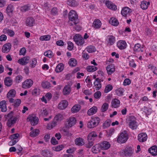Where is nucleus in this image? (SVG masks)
Masks as SVG:
<instances>
[{
	"instance_id": "nucleus-1",
	"label": "nucleus",
	"mask_w": 157,
	"mask_h": 157,
	"mask_svg": "<svg viewBox=\"0 0 157 157\" xmlns=\"http://www.w3.org/2000/svg\"><path fill=\"white\" fill-rule=\"evenodd\" d=\"M126 122L129 127L132 130L136 129L138 127L136 118L133 116H130L126 119Z\"/></svg>"
},
{
	"instance_id": "nucleus-2",
	"label": "nucleus",
	"mask_w": 157,
	"mask_h": 157,
	"mask_svg": "<svg viewBox=\"0 0 157 157\" xmlns=\"http://www.w3.org/2000/svg\"><path fill=\"white\" fill-rule=\"evenodd\" d=\"M100 121V119L98 117H92L87 123V127L89 128H93L98 126Z\"/></svg>"
},
{
	"instance_id": "nucleus-3",
	"label": "nucleus",
	"mask_w": 157,
	"mask_h": 157,
	"mask_svg": "<svg viewBox=\"0 0 157 157\" xmlns=\"http://www.w3.org/2000/svg\"><path fill=\"white\" fill-rule=\"evenodd\" d=\"M69 21H71L75 25L79 23V20L78 16L76 12L74 10H71L68 14Z\"/></svg>"
},
{
	"instance_id": "nucleus-4",
	"label": "nucleus",
	"mask_w": 157,
	"mask_h": 157,
	"mask_svg": "<svg viewBox=\"0 0 157 157\" xmlns=\"http://www.w3.org/2000/svg\"><path fill=\"white\" fill-rule=\"evenodd\" d=\"M128 135L125 131L122 132L119 135L117 141L120 143L125 142L128 140Z\"/></svg>"
},
{
	"instance_id": "nucleus-5",
	"label": "nucleus",
	"mask_w": 157,
	"mask_h": 157,
	"mask_svg": "<svg viewBox=\"0 0 157 157\" xmlns=\"http://www.w3.org/2000/svg\"><path fill=\"white\" fill-rule=\"evenodd\" d=\"M73 39L76 44L78 45H82L84 43V39L79 34L75 35Z\"/></svg>"
},
{
	"instance_id": "nucleus-6",
	"label": "nucleus",
	"mask_w": 157,
	"mask_h": 157,
	"mask_svg": "<svg viewBox=\"0 0 157 157\" xmlns=\"http://www.w3.org/2000/svg\"><path fill=\"white\" fill-rule=\"evenodd\" d=\"M76 122V118L75 117H71L67 119L66 124L67 127H71L75 125Z\"/></svg>"
},
{
	"instance_id": "nucleus-7",
	"label": "nucleus",
	"mask_w": 157,
	"mask_h": 157,
	"mask_svg": "<svg viewBox=\"0 0 157 157\" xmlns=\"http://www.w3.org/2000/svg\"><path fill=\"white\" fill-rule=\"evenodd\" d=\"M16 95V91L14 89H11L9 91L6 95L7 98L8 99L9 102L10 103H13Z\"/></svg>"
},
{
	"instance_id": "nucleus-8",
	"label": "nucleus",
	"mask_w": 157,
	"mask_h": 157,
	"mask_svg": "<svg viewBox=\"0 0 157 157\" xmlns=\"http://www.w3.org/2000/svg\"><path fill=\"white\" fill-rule=\"evenodd\" d=\"M134 150L132 148L130 147H127L124 150V155L125 156H131L133 154Z\"/></svg>"
},
{
	"instance_id": "nucleus-9",
	"label": "nucleus",
	"mask_w": 157,
	"mask_h": 157,
	"mask_svg": "<svg viewBox=\"0 0 157 157\" xmlns=\"http://www.w3.org/2000/svg\"><path fill=\"white\" fill-rule=\"evenodd\" d=\"M27 120L30 121L32 125H36L38 122L39 119L36 116H29L28 117Z\"/></svg>"
},
{
	"instance_id": "nucleus-10",
	"label": "nucleus",
	"mask_w": 157,
	"mask_h": 157,
	"mask_svg": "<svg viewBox=\"0 0 157 157\" xmlns=\"http://www.w3.org/2000/svg\"><path fill=\"white\" fill-rule=\"evenodd\" d=\"M33 82L31 79H27L22 83V87L24 89L29 88L33 85Z\"/></svg>"
},
{
	"instance_id": "nucleus-11",
	"label": "nucleus",
	"mask_w": 157,
	"mask_h": 157,
	"mask_svg": "<svg viewBox=\"0 0 157 157\" xmlns=\"http://www.w3.org/2000/svg\"><path fill=\"white\" fill-rule=\"evenodd\" d=\"M103 79H100L98 78L96 79L94 82V86L93 89L96 90H99L101 87V85L100 82L101 81H103Z\"/></svg>"
},
{
	"instance_id": "nucleus-12",
	"label": "nucleus",
	"mask_w": 157,
	"mask_h": 157,
	"mask_svg": "<svg viewBox=\"0 0 157 157\" xmlns=\"http://www.w3.org/2000/svg\"><path fill=\"white\" fill-rule=\"evenodd\" d=\"M30 57L29 56H26L24 57L19 59L18 60L17 62L22 65H25L29 63Z\"/></svg>"
},
{
	"instance_id": "nucleus-13",
	"label": "nucleus",
	"mask_w": 157,
	"mask_h": 157,
	"mask_svg": "<svg viewBox=\"0 0 157 157\" xmlns=\"http://www.w3.org/2000/svg\"><path fill=\"white\" fill-rule=\"evenodd\" d=\"M19 115H18L9 119L7 123V126L9 127H11L12 124L16 123L17 120L19 118Z\"/></svg>"
},
{
	"instance_id": "nucleus-14",
	"label": "nucleus",
	"mask_w": 157,
	"mask_h": 157,
	"mask_svg": "<svg viewBox=\"0 0 157 157\" xmlns=\"http://www.w3.org/2000/svg\"><path fill=\"white\" fill-rule=\"evenodd\" d=\"M106 70L108 75H111L115 71V67L113 64H110L106 67Z\"/></svg>"
},
{
	"instance_id": "nucleus-15",
	"label": "nucleus",
	"mask_w": 157,
	"mask_h": 157,
	"mask_svg": "<svg viewBox=\"0 0 157 157\" xmlns=\"http://www.w3.org/2000/svg\"><path fill=\"white\" fill-rule=\"evenodd\" d=\"M68 105V102L66 100L62 101L58 105V109L60 110L65 109Z\"/></svg>"
},
{
	"instance_id": "nucleus-16",
	"label": "nucleus",
	"mask_w": 157,
	"mask_h": 157,
	"mask_svg": "<svg viewBox=\"0 0 157 157\" xmlns=\"http://www.w3.org/2000/svg\"><path fill=\"white\" fill-rule=\"evenodd\" d=\"M147 135L145 133H141L138 136V140L140 142H143L145 141L147 139Z\"/></svg>"
},
{
	"instance_id": "nucleus-17",
	"label": "nucleus",
	"mask_w": 157,
	"mask_h": 157,
	"mask_svg": "<svg viewBox=\"0 0 157 157\" xmlns=\"http://www.w3.org/2000/svg\"><path fill=\"white\" fill-rule=\"evenodd\" d=\"M11 46V44L10 43H7L4 44L2 48V52L5 53L8 52L10 50Z\"/></svg>"
},
{
	"instance_id": "nucleus-18",
	"label": "nucleus",
	"mask_w": 157,
	"mask_h": 157,
	"mask_svg": "<svg viewBox=\"0 0 157 157\" xmlns=\"http://www.w3.org/2000/svg\"><path fill=\"white\" fill-rule=\"evenodd\" d=\"M117 47L120 49H124L127 47V44L124 40H120L117 43Z\"/></svg>"
},
{
	"instance_id": "nucleus-19",
	"label": "nucleus",
	"mask_w": 157,
	"mask_h": 157,
	"mask_svg": "<svg viewBox=\"0 0 157 157\" xmlns=\"http://www.w3.org/2000/svg\"><path fill=\"white\" fill-rule=\"evenodd\" d=\"M25 24L26 25L29 27L33 26L35 24V20L33 18L28 17L26 19Z\"/></svg>"
},
{
	"instance_id": "nucleus-20",
	"label": "nucleus",
	"mask_w": 157,
	"mask_h": 157,
	"mask_svg": "<svg viewBox=\"0 0 157 157\" xmlns=\"http://www.w3.org/2000/svg\"><path fill=\"white\" fill-rule=\"evenodd\" d=\"M148 151L153 156H155L157 155V147L156 146H154L151 147L148 149Z\"/></svg>"
},
{
	"instance_id": "nucleus-21",
	"label": "nucleus",
	"mask_w": 157,
	"mask_h": 157,
	"mask_svg": "<svg viewBox=\"0 0 157 157\" xmlns=\"http://www.w3.org/2000/svg\"><path fill=\"white\" fill-rule=\"evenodd\" d=\"M131 10L128 7L124 8L121 10V14L124 17H126L131 12Z\"/></svg>"
},
{
	"instance_id": "nucleus-22",
	"label": "nucleus",
	"mask_w": 157,
	"mask_h": 157,
	"mask_svg": "<svg viewBox=\"0 0 157 157\" xmlns=\"http://www.w3.org/2000/svg\"><path fill=\"white\" fill-rule=\"evenodd\" d=\"M100 144H96L93 146L92 148V152L94 154H98L101 150Z\"/></svg>"
},
{
	"instance_id": "nucleus-23",
	"label": "nucleus",
	"mask_w": 157,
	"mask_h": 157,
	"mask_svg": "<svg viewBox=\"0 0 157 157\" xmlns=\"http://www.w3.org/2000/svg\"><path fill=\"white\" fill-rule=\"evenodd\" d=\"M100 145L101 149L105 150L108 149L110 146L109 143L107 141L102 142Z\"/></svg>"
},
{
	"instance_id": "nucleus-24",
	"label": "nucleus",
	"mask_w": 157,
	"mask_h": 157,
	"mask_svg": "<svg viewBox=\"0 0 157 157\" xmlns=\"http://www.w3.org/2000/svg\"><path fill=\"white\" fill-rule=\"evenodd\" d=\"M101 23L100 21L98 19H95L94 21L92 26L94 29H98L100 28Z\"/></svg>"
},
{
	"instance_id": "nucleus-25",
	"label": "nucleus",
	"mask_w": 157,
	"mask_h": 157,
	"mask_svg": "<svg viewBox=\"0 0 157 157\" xmlns=\"http://www.w3.org/2000/svg\"><path fill=\"white\" fill-rule=\"evenodd\" d=\"M143 47H141L140 44H137L134 46L133 50L136 52H143Z\"/></svg>"
},
{
	"instance_id": "nucleus-26",
	"label": "nucleus",
	"mask_w": 157,
	"mask_h": 157,
	"mask_svg": "<svg viewBox=\"0 0 157 157\" xmlns=\"http://www.w3.org/2000/svg\"><path fill=\"white\" fill-rule=\"evenodd\" d=\"M105 4L107 7L110 9L114 10L117 9L116 5L110 1H107L105 2Z\"/></svg>"
},
{
	"instance_id": "nucleus-27",
	"label": "nucleus",
	"mask_w": 157,
	"mask_h": 157,
	"mask_svg": "<svg viewBox=\"0 0 157 157\" xmlns=\"http://www.w3.org/2000/svg\"><path fill=\"white\" fill-rule=\"evenodd\" d=\"M97 107L94 106L88 110L87 113L88 115L89 116L92 115L95 113L97 112Z\"/></svg>"
},
{
	"instance_id": "nucleus-28",
	"label": "nucleus",
	"mask_w": 157,
	"mask_h": 157,
	"mask_svg": "<svg viewBox=\"0 0 157 157\" xmlns=\"http://www.w3.org/2000/svg\"><path fill=\"white\" fill-rule=\"evenodd\" d=\"M75 144L79 146H82L85 144L84 140L80 137L76 138L75 140Z\"/></svg>"
},
{
	"instance_id": "nucleus-29",
	"label": "nucleus",
	"mask_w": 157,
	"mask_h": 157,
	"mask_svg": "<svg viewBox=\"0 0 157 157\" xmlns=\"http://www.w3.org/2000/svg\"><path fill=\"white\" fill-rule=\"evenodd\" d=\"M5 85L7 86H10L13 83V80L10 77H6L4 79Z\"/></svg>"
},
{
	"instance_id": "nucleus-30",
	"label": "nucleus",
	"mask_w": 157,
	"mask_h": 157,
	"mask_svg": "<svg viewBox=\"0 0 157 157\" xmlns=\"http://www.w3.org/2000/svg\"><path fill=\"white\" fill-rule=\"evenodd\" d=\"M41 154L43 156L46 157H51L52 155V154L48 150L45 149L42 150Z\"/></svg>"
},
{
	"instance_id": "nucleus-31",
	"label": "nucleus",
	"mask_w": 157,
	"mask_h": 157,
	"mask_svg": "<svg viewBox=\"0 0 157 157\" xmlns=\"http://www.w3.org/2000/svg\"><path fill=\"white\" fill-rule=\"evenodd\" d=\"M109 23L111 25L115 26H117L119 24V22L118 20L115 17H111L109 20Z\"/></svg>"
},
{
	"instance_id": "nucleus-32",
	"label": "nucleus",
	"mask_w": 157,
	"mask_h": 157,
	"mask_svg": "<svg viewBox=\"0 0 157 157\" xmlns=\"http://www.w3.org/2000/svg\"><path fill=\"white\" fill-rule=\"evenodd\" d=\"M147 67L150 69L155 75H157V67L152 64H149Z\"/></svg>"
},
{
	"instance_id": "nucleus-33",
	"label": "nucleus",
	"mask_w": 157,
	"mask_h": 157,
	"mask_svg": "<svg viewBox=\"0 0 157 157\" xmlns=\"http://www.w3.org/2000/svg\"><path fill=\"white\" fill-rule=\"evenodd\" d=\"M120 102L119 100L115 98L112 101V106L114 108H117L120 106Z\"/></svg>"
},
{
	"instance_id": "nucleus-34",
	"label": "nucleus",
	"mask_w": 157,
	"mask_h": 157,
	"mask_svg": "<svg viewBox=\"0 0 157 157\" xmlns=\"http://www.w3.org/2000/svg\"><path fill=\"white\" fill-rule=\"evenodd\" d=\"M81 109V105L79 104H76L71 108V111L72 113H75L78 112Z\"/></svg>"
},
{
	"instance_id": "nucleus-35",
	"label": "nucleus",
	"mask_w": 157,
	"mask_h": 157,
	"mask_svg": "<svg viewBox=\"0 0 157 157\" xmlns=\"http://www.w3.org/2000/svg\"><path fill=\"white\" fill-rule=\"evenodd\" d=\"M71 91V89L69 85L66 86L63 88V93L64 95H68Z\"/></svg>"
},
{
	"instance_id": "nucleus-36",
	"label": "nucleus",
	"mask_w": 157,
	"mask_h": 157,
	"mask_svg": "<svg viewBox=\"0 0 157 157\" xmlns=\"http://www.w3.org/2000/svg\"><path fill=\"white\" fill-rule=\"evenodd\" d=\"M0 108L2 112H5L7 110L6 102L5 100L2 101L0 102Z\"/></svg>"
},
{
	"instance_id": "nucleus-37",
	"label": "nucleus",
	"mask_w": 157,
	"mask_h": 157,
	"mask_svg": "<svg viewBox=\"0 0 157 157\" xmlns=\"http://www.w3.org/2000/svg\"><path fill=\"white\" fill-rule=\"evenodd\" d=\"M97 136L96 132L94 131H92L89 134L88 136V140H94Z\"/></svg>"
},
{
	"instance_id": "nucleus-38",
	"label": "nucleus",
	"mask_w": 157,
	"mask_h": 157,
	"mask_svg": "<svg viewBox=\"0 0 157 157\" xmlns=\"http://www.w3.org/2000/svg\"><path fill=\"white\" fill-rule=\"evenodd\" d=\"M3 32L5 34H7L10 36H13L14 35L13 31L8 28H5L3 29Z\"/></svg>"
},
{
	"instance_id": "nucleus-39",
	"label": "nucleus",
	"mask_w": 157,
	"mask_h": 157,
	"mask_svg": "<svg viewBox=\"0 0 157 157\" xmlns=\"http://www.w3.org/2000/svg\"><path fill=\"white\" fill-rule=\"evenodd\" d=\"M64 115L63 114L59 113L55 117V120L58 121H60L64 118Z\"/></svg>"
},
{
	"instance_id": "nucleus-40",
	"label": "nucleus",
	"mask_w": 157,
	"mask_h": 157,
	"mask_svg": "<svg viewBox=\"0 0 157 157\" xmlns=\"http://www.w3.org/2000/svg\"><path fill=\"white\" fill-rule=\"evenodd\" d=\"M39 114L43 117L46 116L48 114V112L46 108H43L39 112Z\"/></svg>"
},
{
	"instance_id": "nucleus-41",
	"label": "nucleus",
	"mask_w": 157,
	"mask_h": 157,
	"mask_svg": "<svg viewBox=\"0 0 157 157\" xmlns=\"http://www.w3.org/2000/svg\"><path fill=\"white\" fill-rule=\"evenodd\" d=\"M108 43L110 45H112L115 42V38L112 35L108 36Z\"/></svg>"
},
{
	"instance_id": "nucleus-42",
	"label": "nucleus",
	"mask_w": 157,
	"mask_h": 157,
	"mask_svg": "<svg viewBox=\"0 0 157 157\" xmlns=\"http://www.w3.org/2000/svg\"><path fill=\"white\" fill-rule=\"evenodd\" d=\"M63 65L62 63H60L56 66V71L57 73L60 72L63 70Z\"/></svg>"
},
{
	"instance_id": "nucleus-43",
	"label": "nucleus",
	"mask_w": 157,
	"mask_h": 157,
	"mask_svg": "<svg viewBox=\"0 0 157 157\" xmlns=\"http://www.w3.org/2000/svg\"><path fill=\"white\" fill-rule=\"evenodd\" d=\"M68 64L71 66L75 67L77 64V61L75 59L71 58L70 59L68 62Z\"/></svg>"
},
{
	"instance_id": "nucleus-44",
	"label": "nucleus",
	"mask_w": 157,
	"mask_h": 157,
	"mask_svg": "<svg viewBox=\"0 0 157 157\" xmlns=\"http://www.w3.org/2000/svg\"><path fill=\"white\" fill-rule=\"evenodd\" d=\"M97 67L94 66H89L87 67L86 69L89 72H94L97 70Z\"/></svg>"
},
{
	"instance_id": "nucleus-45",
	"label": "nucleus",
	"mask_w": 157,
	"mask_h": 157,
	"mask_svg": "<svg viewBox=\"0 0 157 157\" xmlns=\"http://www.w3.org/2000/svg\"><path fill=\"white\" fill-rule=\"evenodd\" d=\"M39 130L38 129H36L30 132V135L32 137L36 136L39 134Z\"/></svg>"
},
{
	"instance_id": "nucleus-46",
	"label": "nucleus",
	"mask_w": 157,
	"mask_h": 157,
	"mask_svg": "<svg viewBox=\"0 0 157 157\" xmlns=\"http://www.w3.org/2000/svg\"><path fill=\"white\" fill-rule=\"evenodd\" d=\"M67 4L69 6L73 7L77 6L78 4L77 2L74 0L67 1Z\"/></svg>"
},
{
	"instance_id": "nucleus-47",
	"label": "nucleus",
	"mask_w": 157,
	"mask_h": 157,
	"mask_svg": "<svg viewBox=\"0 0 157 157\" xmlns=\"http://www.w3.org/2000/svg\"><path fill=\"white\" fill-rule=\"evenodd\" d=\"M37 63V60L35 58H33L31 60L30 62V67L31 68L34 67L36 65Z\"/></svg>"
},
{
	"instance_id": "nucleus-48",
	"label": "nucleus",
	"mask_w": 157,
	"mask_h": 157,
	"mask_svg": "<svg viewBox=\"0 0 157 157\" xmlns=\"http://www.w3.org/2000/svg\"><path fill=\"white\" fill-rule=\"evenodd\" d=\"M87 51L89 53H92L96 51V49L95 47L93 46H88L86 48Z\"/></svg>"
},
{
	"instance_id": "nucleus-49",
	"label": "nucleus",
	"mask_w": 157,
	"mask_h": 157,
	"mask_svg": "<svg viewBox=\"0 0 157 157\" xmlns=\"http://www.w3.org/2000/svg\"><path fill=\"white\" fill-rule=\"evenodd\" d=\"M124 92V89L121 88H118L116 90L117 95L118 96H122Z\"/></svg>"
},
{
	"instance_id": "nucleus-50",
	"label": "nucleus",
	"mask_w": 157,
	"mask_h": 157,
	"mask_svg": "<svg viewBox=\"0 0 157 157\" xmlns=\"http://www.w3.org/2000/svg\"><path fill=\"white\" fill-rule=\"evenodd\" d=\"M41 85L44 88L49 89L51 87L50 84L48 81L43 82Z\"/></svg>"
},
{
	"instance_id": "nucleus-51",
	"label": "nucleus",
	"mask_w": 157,
	"mask_h": 157,
	"mask_svg": "<svg viewBox=\"0 0 157 157\" xmlns=\"http://www.w3.org/2000/svg\"><path fill=\"white\" fill-rule=\"evenodd\" d=\"M51 38V36L49 35H46L41 36L40 37V40H41L47 41L50 40Z\"/></svg>"
},
{
	"instance_id": "nucleus-52",
	"label": "nucleus",
	"mask_w": 157,
	"mask_h": 157,
	"mask_svg": "<svg viewBox=\"0 0 157 157\" xmlns=\"http://www.w3.org/2000/svg\"><path fill=\"white\" fill-rule=\"evenodd\" d=\"M127 59H128L129 61V66L135 68L136 67V65L135 63L134 60L133 59H129V58L128 57L127 58Z\"/></svg>"
},
{
	"instance_id": "nucleus-53",
	"label": "nucleus",
	"mask_w": 157,
	"mask_h": 157,
	"mask_svg": "<svg viewBox=\"0 0 157 157\" xmlns=\"http://www.w3.org/2000/svg\"><path fill=\"white\" fill-rule=\"evenodd\" d=\"M148 4L146 1H143L140 4V7L143 10H146L148 7Z\"/></svg>"
},
{
	"instance_id": "nucleus-54",
	"label": "nucleus",
	"mask_w": 157,
	"mask_h": 157,
	"mask_svg": "<svg viewBox=\"0 0 157 157\" xmlns=\"http://www.w3.org/2000/svg\"><path fill=\"white\" fill-rule=\"evenodd\" d=\"M44 55L45 56L48 57L49 58L52 57L53 56L52 52L50 50L45 52L44 53Z\"/></svg>"
},
{
	"instance_id": "nucleus-55",
	"label": "nucleus",
	"mask_w": 157,
	"mask_h": 157,
	"mask_svg": "<svg viewBox=\"0 0 157 157\" xmlns=\"http://www.w3.org/2000/svg\"><path fill=\"white\" fill-rule=\"evenodd\" d=\"M30 9V7L28 5H25L21 8V10L22 12H25Z\"/></svg>"
},
{
	"instance_id": "nucleus-56",
	"label": "nucleus",
	"mask_w": 157,
	"mask_h": 157,
	"mask_svg": "<svg viewBox=\"0 0 157 157\" xmlns=\"http://www.w3.org/2000/svg\"><path fill=\"white\" fill-rule=\"evenodd\" d=\"M113 89L112 86L110 84L107 85L105 88V93H108Z\"/></svg>"
},
{
	"instance_id": "nucleus-57",
	"label": "nucleus",
	"mask_w": 157,
	"mask_h": 157,
	"mask_svg": "<svg viewBox=\"0 0 157 157\" xmlns=\"http://www.w3.org/2000/svg\"><path fill=\"white\" fill-rule=\"evenodd\" d=\"M109 105L108 103H105L102 106L101 110L102 112H104L106 111L108 109Z\"/></svg>"
},
{
	"instance_id": "nucleus-58",
	"label": "nucleus",
	"mask_w": 157,
	"mask_h": 157,
	"mask_svg": "<svg viewBox=\"0 0 157 157\" xmlns=\"http://www.w3.org/2000/svg\"><path fill=\"white\" fill-rule=\"evenodd\" d=\"M111 121L109 120H106L103 124V128H105L109 127L110 126Z\"/></svg>"
},
{
	"instance_id": "nucleus-59",
	"label": "nucleus",
	"mask_w": 157,
	"mask_h": 157,
	"mask_svg": "<svg viewBox=\"0 0 157 157\" xmlns=\"http://www.w3.org/2000/svg\"><path fill=\"white\" fill-rule=\"evenodd\" d=\"M64 147L63 145H59L57 146L56 147H55L53 148V149L56 151H60L62 150V149L64 148Z\"/></svg>"
},
{
	"instance_id": "nucleus-60",
	"label": "nucleus",
	"mask_w": 157,
	"mask_h": 157,
	"mask_svg": "<svg viewBox=\"0 0 157 157\" xmlns=\"http://www.w3.org/2000/svg\"><path fill=\"white\" fill-rule=\"evenodd\" d=\"M23 77L21 75H18L17 76L15 79V81L16 83H18L20 82L22 80Z\"/></svg>"
},
{
	"instance_id": "nucleus-61",
	"label": "nucleus",
	"mask_w": 157,
	"mask_h": 157,
	"mask_svg": "<svg viewBox=\"0 0 157 157\" xmlns=\"http://www.w3.org/2000/svg\"><path fill=\"white\" fill-rule=\"evenodd\" d=\"M67 49L69 50H72L74 48V44L71 41H69L67 43Z\"/></svg>"
},
{
	"instance_id": "nucleus-62",
	"label": "nucleus",
	"mask_w": 157,
	"mask_h": 157,
	"mask_svg": "<svg viewBox=\"0 0 157 157\" xmlns=\"http://www.w3.org/2000/svg\"><path fill=\"white\" fill-rule=\"evenodd\" d=\"M56 124V123L55 122H53L49 123L48 124V128L50 129L54 127Z\"/></svg>"
},
{
	"instance_id": "nucleus-63",
	"label": "nucleus",
	"mask_w": 157,
	"mask_h": 157,
	"mask_svg": "<svg viewBox=\"0 0 157 157\" xmlns=\"http://www.w3.org/2000/svg\"><path fill=\"white\" fill-rule=\"evenodd\" d=\"M78 24V23L76 25H75L73 23H71V25L73 26V27L75 29V30L77 31H79L81 30V26Z\"/></svg>"
},
{
	"instance_id": "nucleus-64",
	"label": "nucleus",
	"mask_w": 157,
	"mask_h": 157,
	"mask_svg": "<svg viewBox=\"0 0 157 157\" xmlns=\"http://www.w3.org/2000/svg\"><path fill=\"white\" fill-rule=\"evenodd\" d=\"M13 7L11 5H9L7 7L6 10L8 13H12L13 11Z\"/></svg>"
}]
</instances>
